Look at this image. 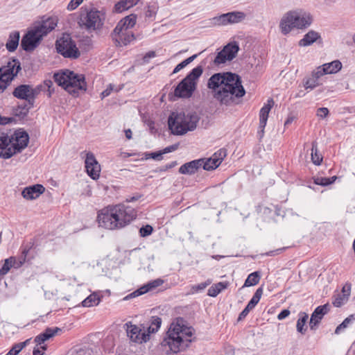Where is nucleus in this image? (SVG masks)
<instances>
[{
  "mask_svg": "<svg viewBox=\"0 0 355 355\" xmlns=\"http://www.w3.org/2000/svg\"><path fill=\"white\" fill-rule=\"evenodd\" d=\"M83 1V0H71L67 6V10L70 11L75 10Z\"/></svg>",
  "mask_w": 355,
  "mask_h": 355,
  "instance_id": "nucleus-51",
  "label": "nucleus"
},
{
  "mask_svg": "<svg viewBox=\"0 0 355 355\" xmlns=\"http://www.w3.org/2000/svg\"><path fill=\"white\" fill-rule=\"evenodd\" d=\"M246 15L243 12L233 11L216 16L211 19L215 26H227L228 24H238L245 19Z\"/></svg>",
  "mask_w": 355,
  "mask_h": 355,
  "instance_id": "nucleus-13",
  "label": "nucleus"
},
{
  "mask_svg": "<svg viewBox=\"0 0 355 355\" xmlns=\"http://www.w3.org/2000/svg\"><path fill=\"white\" fill-rule=\"evenodd\" d=\"M329 110L327 107H320L317 110L316 115L320 119H324L329 115Z\"/></svg>",
  "mask_w": 355,
  "mask_h": 355,
  "instance_id": "nucleus-50",
  "label": "nucleus"
},
{
  "mask_svg": "<svg viewBox=\"0 0 355 355\" xmlns=\"http://www.w3.org/2000/svg\"><path fill=\"white\" fill-rule=\"evenodd\" d=\"M329 311L330 305L329 304H325L324 305L318 306L316 307L311 316L309 321L310 329L313 331L316 330L324 315H326Z\"/></svg>",
  "mask_w": 355,
  "mask_h": 355,
  "instance_id": "nucleus-21",
  "label": "nucleus"
},
{
  "mask_svg": "<svg viewBox=\"0 0 355 355\" xmlns=\"http://www.w3.org/2000/svg\"><path fill=\"white\" fill-rule=\"evenodd\" d=\"M193 328L185 325L182 318H177L171 323L166 337L161 343L167 354L178 353L186 349L192 342Z\"/></svg>",
  "mask_w": 355,
  "mask_h": 355,
  "instance_id": "nucleus-3",
  "label": "nucleus"
},
{
  "mask_svg": "<svg viewBox=\"0 0 355 355\" xmlns=\"http://www.w3.org/2000/svg\"><path fill=\"white\" fill-rule=\"evenodd\" d=\"M20 352L19 347L15 345L6 355H17Z\"/></svg>",
  "mask_w": 355,
  "mask_h": 355,
  "instance_id": "nucleus-60",
  "label": "nucleus"
},
{
  "mask_svg": "<svg viewBox=\"0 0 355 355\" xmlns=\"http://www.w3.org/2000/svg\"><path fill=\"white\" fill-rule=\"evenodd\" d=\"M322 65L325 69V71H327V74L336 73L337 72L341 70L343 67L341 62L338 60H336L331 62L325 63Z\"/></svg>",
  "mask_w": 355,
  "mask_h": 355,
  "instance_id": "nucleus-30",
  "label": "nucleus"
},
{
  "mask_svg": "<svg viewBox=\"0 0 355 355\" xmlns=\"http://www.w3.org/2000/svg\"><path fill=\"white\" fill-rule=\"evenodd\" d=\"M226 156V151L224 149H220L213 154L208 159H203L202 168L206 171H211L216 169L221 164L222 161Z\"/></svg>",
  "mask_w": 355,
  "mask_h": 355,
  "instance_id": "nucleus-20",
  "label": "nucleus"
},
{
  "mask_svg": "<svg viewBox=\"0 0 355 355\" xmlns=\"http://www.w3.org/2000/svg\"><path fill=\"white\" fill-rule=\"evenodd\" d=\"M105 21L104 12L95 8L81 7L77 23L79 27L89 33L100 34L103 28Z\"/></svg>",
  "mask_w": 355,
  "mask_h": 355,
  "instance_id": "nucleus-4",
  "label": "nucleus"
},
{
  "mask_svg": "<svg viewBox=\"0 0 355 355\" xmlns=\"http://www.w3.org/2000/svg\"><path fill=\"white\" fill-rule=\"evenodd\" d=\"M125 137L128 139H130L132 138V131L130 129H127L125 130Z\"/></svg>",
  "mask_w": 355,
  "mask_h": 355,
  "instance_id": "nucleus-63",
  "label": "nucleus"
},
{
  "mask_svg": "<svg viewBox=\"0 0 355 355\" xmlns=\"http://www.w3.org/2000/svg\"><path fill=\"white\" fill-rule=\"evenodd\" d=\"M261 278L260 272L255 271L250 273L245 281L244 286L248 287L257 284Z\"/></svg>",
  "mask_w": 355,
  "mask_h": 355,
  "instance_id": "nucleus-35",
  "label": "nucleus"
},
{
  "mask_svg": "<svg viewBox=\"0 0 355 355\" xmlns=\"http://www.w3.org/2000/svg\"><path fill=\"white\" fill-rule=\"evenodd\" d=\"M203 68L199 65L193 68L191 72L177 85L174 95L178 98H189L196 89V80L202 74Z\"/></svg>",
  "mask_w": 355,
  "mask_h": 355,
  "instance_id": "nucleus-10",
  "label": "nucleus"
},
{
  "mask_svg": "<svg viewBox=\"0 0 355 355\" xmlns=\"http://www.w3.org/2000/svg\"><path fill=\"white\" fill-rule=\"evenodd\" d=\"M19 38L20 35L19 31H15L10 33L9 38L6 44V47L9 52H13L17 49L19 45Z\"/></svg>",
  "mask_w": 355,
  "mask_h": 355,
  "instance_id": "nucleus-28",
  "label": "nucleus"
},
{
  "mask_svg": "<svg viewBox=\"0 0 355 355\" xmlns=\"http://www.w3.org/2000/svg\"><path fill=\"white\" fill-rule=\"evenodd\" d=\"M10 141L8 132L0 130V158L6 159L14 155L10 150Z\"/></svg>",
  "mask_w": 355,
  "mask_h": 355,
  "instance_id": "nucleus-23",
  "label": "nucleus"
},
{
  "mask_svg": "<svg viewBox=\"0 0 355 355\" xmlns=\"http://www.w3.org/2000/svg\"><path fill=\"white\" fill-rule=\"evenodd\" d=\"M158 6L156 3L149 4L146 7L145 15L148 18L154 17L157 12Z\"/></svg>",
  "mask_w": 355,
  "mask_h": 355,
  "instance_id": "nucleus-42",
  "label": "nucleus"
},
{
  "mask_svg": "<svg viewBox=\"0 0 355 355\" xmlns=\"http://www.w3.org/2000/svg\"><path fill=\"white\" fill-rule=\"evenodd\" d=\"M60 331H61V329L58 327L47 328L45 329L44 332H42V334L46 335L47 338L49 339L53 337Z\"/></svg>",
  "mask_w": 355,
  "mask_h": 355,
  "instance_id": "nucleus-49",
  "label": "nucleus"
},
{
  "mask_svg": "<svg viewBox=\"0 0 355 355\" xmlns=\"http://www.w3.org/2000/svg\"><path fill=\"white\" fill-rule=\"evenodd\" d=\"M198 54H194L192 56H190L189 58L183 60L180 64H178L173 69V73H176L179 72L180 70H182L183 68H184L187 65H188L189 63L193 62L198 57Z\"/></svg>",
  "mask_w": 355,
  "mask_h": 355,
  "instance_id": "nucleus-40",
  "label": "nucleus"
},
{
  "mask_svg": "<svg viewBox=\"0 0 355 355\" xmlns=\"http://www.w3.org/2000/svg\"><path fill=\"white\" fill-rule=\"evenodd\" d=\"M290 315V311L288 309L282 310L277 315V318L279 320H284Z\"/></svg>",
  "mask_w": 355,
  "mask_h": 355,
  "instance_id": "nucleus-55",
  "label": "nucleus"
},
{
  "mask_svg": "<svg viewBox=\"0 0 355 355\" xmlns=\"http://www.w3.org/2000/svg\"><path fill=\"white\" fill-rule=\"evenodd\" d=\"M311 160L315 165L319 166L322 162V156L318 149V144L316 141L312 143L311 148Z\"/></svg>",
  "mask_w": 355,
  "mask_h": 355,
  "instance_id": "nucleus-33",
  "label": "nucleus"
},
{
  "mask_svg": "<svg viewBox=\"0 0 355 355\" xmlns=\"http://www.w3.org/2000/svg\"><path fill=\"white\" fill-rule=\"evenodd\" d=\"M85 164L88 175L93 180L98 179L100 175L101 166L92 153L89 152L86 154Z\"/></svg>",
  "mask_w": 355,
  "mask_h": 355,
  "instance_id": "nucleus-18",
  "label": "nucleus"
},
{
  "mask_svg": "<svg viewBox=\"0 0 355 355\" xmlns=\"http://www.w3.org/2000/svg\"><path fill=\"white\" fill-rule=\"evenodd\" d=\"M163 154L162 151L147 153L145 154V157L146 159L151 158L155 160H161L162 159Z\"/></svg>",
  "mask_w": 355,
  "mask_h": 355,
  "instance_id": "nucleus-48",
  "label": "nucleus"
},
{
  "mask_svg": "<svg viewBox=\"0 0 355 355\" xmlns=\"http://www.w3.org/2000/svg\"><path fill=\"white\" fill-rule=\"evenodd\" d=\"M202 163L203 159H195L187 162L180 167L179 173L187 175L194 174L200 167H202Z\"/></svg>",
  "mask_w": 355,
  "mask_h": 355,
  "instance_id": "nucleus-27",
  "label": "nucleus"
},
{
  "mask_svg": "<svg viewBox=\"0 0 355 355\" xmlns=\"http://www.w3.org/2000/svg\"><path fill=\"white\" fill-rule=\"evenodd\" d=\"M164 284V280L158 278L150 282H148L147 284H144L139 288L126 295L123 300H128L133 297H136L144 295L149 291H152L157 288V287L162 286Z\"/></svg>",
  "mask_w": 355,
  "mask_h": 355,
  "instance_id": "nucleus-19",
  "label": "nucleus"
},
{
  "mask_svg": "<svg viewBox=\"0 0 355 355\" xmlns=\"http://www.w3.org/2000/svg\"><path fill=\"white\" fill-rule=\"evenodd\" d=\"M136 209L129 205H109L98 212L97 221L100 227L110 230H121L136 219Z\"/></svg>",
  "mask_w": 355,
  "mask_h": 355,
  "instance_id": "nucleus-2",
  "label": "nucleus"
},
{
  "mask_svg": "<svg viewBox=\"0 0 355 355\" xmlns=\"http://www.w3.org/2000/svg\"><path fill=\"white\" fill-rule=\"evenodd\" d=\"M348 301L347 294L338 293L333 297L332 304L336 307H340Z\"/></svg>",
  "mask_w": 355,
  "mask_h": 355,
  "instance_id": "nucleus-38",
  "label": "nucleus"
},
{
  "mask_svg": "<svg viewBox=\"0 0 355 355\" xmlns=\"http://www.w3.org/2000/svg\"><path fill=\"white\" fill-rule=\"evenodd\" d=\"M153 231V228L150 225H146L145 226H142L139 229L140 236L142 237H146L152 234Z\"/></svg>",
  "mask_w": 355,
  "mask_h": 355,
  "instance_id": "nucleus-47",
  "label": "nucleus"
},
{
  "mask_svg": "<svg viewBox=\"0 0 355 355\" xmlns=\"http://www.w3.org/2000/svg\"><path fill=\"white\" fill-rule=\"evenodd\" d=\"M162 324V319L159 317L155 316L152 317L150 320V324L148 327V333L149 335L150 334H153L157 332L159 329L161 327Z\"/></svg>",
  "mask_w": 355,
  "mask_h": 355,
  "instance_id": "nucleus-36",
  "label": "nucleus"
},
{
  "mask_svg": "<svg viewBox=\"0 0 355 355\" xmlns=\"http://www.w3.org/2000/svg\"><path fill=\"white\" fill-rule=\"evenodd\" d=\"M127 335L130 339L137 343H146L149 340L150 335L146 331H142L141 329L131 322L126 323Z\"/></svg>",
  "mask_w": 355,
  "mask_h": 355,
  "instance_id": "nucleus-17",
  "label": "nucleus"
},
{
  "mask_svg": "<svg viewBox=\"0 0 355 355\" xmlns=\"http://www.w3.org/2000/svg\"><path fill=\"white\" fill-rule=\"evenodd\" d=\"M351 286L350 285H345L343 287L342 292L340 294H347V298L350 295Z\"/></svg>",
  "mask_w": 355,
  "mask_h": 355,
  "instance_id": "nucleus-61",
  "label": "nucleus"
},
{
  "mask_svg": "<svg viewBox=\"0 0 355 355\" xmlns=\"http://www.w3.org/2000/svg\"><path fill=\"white\" fill-rule=\"evenodd\" d=\"M130 8H132V6L129 5V3H128L126 0H121L115 4L114 8L116 12H121Z\"/></svg>",
  "mask_w": 355,
  "mask_h": 355,
  "instance_id": "nucleus-43",
  "label": "nucleus"
},
{
  "mask_svg": "<svg viewBox=\"0 0 355 355\" xmlns=\"http://www.w3.org/2000/svg\"><path fill=\"white\" fill-rule=\"evenodd\" d=\"M55 82L70 94H76L78 90L86 91L87 84L85 76L76 73L69 69L60 71L53 75Z\"/></svg>",
  "mask_w": 355,
  "mask_h": 355,
  "instance_id": "nucleus-6",
  "label": "nucleus"
},
{
  "mask_svg": "<svg viewBox=\"0 0 355 355\" xmlns=\"http://www.w3.org/2000/svg\"><path fill=\"white\" fill-rule=\"evenodd\" d=\"M263 289L262 287H259L257 289L252 299L250 300L245 309L240 313L237 321L243 320L249 313V312L253 309L255 306L259 303L261 295H263Z\"/></svg>",
  "mask_w": 355,
  "mask_h": 355,
  "instance_id": "nucleus-24",
  "label": "nucleus"
},
{
  "mask_svg": "<svg viewBox=\"0 0 355 355\" xmlns=\"http://www.w3.org/2000/svg\"><path fill=\"white\" fill-rule=\"evenodd\" d=\"M136 20L135 15H130L117 23L111 33L112 39L114 41L116 46H126L135 40L131 28L135 25Z\"/></svg>",
  "mask_w": 355,
  "mask_h": 355,
  "instance_id": "nucleus-8",
  "label": "nucleus"
},
{
  "mask_svg": "<svg viewBox=\"0 0 355 355\" xmlns=\"http://www.w3.org/2000/svg\"><path fill=\"white\" fill-rule=\"evenodd\" d=\"M228 286L227 282H218L212 285L208 289L207 295L211 297H216L223 290Z\"/></svg>",
  "mask_w": 355,
  "mask_h": 355,
  "instance_id": "nucleus-32",
  "label": "nucleus"
},
{
  "mask_svg": "<svg viewBox=\"0 0 355 355\" xmlns=\"http://www.w3.org/2000/svg\"><path fill=\"white\" fill-rule=\"evenodd\" d=\"M312 21V16L309 12L302 10L289 11L282 18L279 28L284 35H287L295 28L302 29L309 27Z\"/></svg>",
  "mask_w": 355,
  "mask_h": 355,
  "instance_id": "nucleus-7",
  "label": "nucleus"
},
{
  "mask_svg": "<svg viewBox=\"0 0 355 355\" xmlns=\"http://www.w3.org/2000/svg\"><path fill=\"white\" fill-rule=\"evenodd\" d=\"M53 83L51 80H47L44 82V86L48 87L49 91V96H51V93L53 92V89L51 90V87L53 86Z\"/></svg>",
  "mask_w": 355,
  "mask_h": 355,
  "instance_id": "nucleus-59",
  "label": "nucleus"
},
{
  "mask_svg": "<svg viewBox=\"0 0 355 355\" xmlns=\"http://www.w3.org/2000/svg\"><path fill=\"white\" fill-rule=\"evenodd\" d=\"M239 51V46L237 42H230L225 45L223 49L216 55L214 63L216 65H220L225 63L227 61H231L236 58Z\"/></svg>",
  "mask_w": 355,
  "mask_h": 355,
  "instance_id": "nucleus-14",
  "label": "nucleus"
},
{
  "mask_svg": "<svg viewBox=\"0 0 355 355\" xmlns=\"http://www.w3.org/2000/svg\"><path fill=\"white\" fill-rule=\"evenodd\" d=\"M12 121H14L12 117H5L0 116V125L8 124Z\"/></svg>",
  "mask_w": 355,
  "mask_h": 355,
  "instance_id": "nucleus-58",
  "label": "nucleus"
},
{
  "mask_svg": "<svg viewBox=\"0 0 355 355\" xmlns=\"http://www.w3.org/2000/svg\"><path fill=\"white\" fill-rule=\"evenodd\" d=\"M326 74H327V71H325V69H324L322 65L318 67L311 73V76H313L315 78H316L318 81H319V79L322 76H323L324 75H326Z\"/></svg>",
  "mask_w": 355,
  "mask_h": 355,
  "instance_id": "nucleus-46",
  "label": "nucleus"
},
{
  "mask_svg": "<svg viewBox=\"0 0 355 355\" xmlns=\"http://www.w3.org/2000/svg\"><path fill=\"white\" fill-rule=\"evenodd\" d=\"M101 299L99 296L95 293H92L82 302V305L85 307H91L94 305H98Z\"/></svg>",
  "mask_w": 355,
  "mask_h": 355,
  "instance_id": "nucleus-34",
  "label": "nucleus"
},
{
  "mask_svg": "<svg viewBox=\"0 0 355 355\" xmlns=\"http://www.w3.org/2000/svg\"><path fill=\"white\" fill-rule=\"evenodd\" d=\"M29 341H30V339H28V340H25L24 342L17 343L15 345H17V347H19V349L20 351H21L23 349V348H24L28 345Z\"/></svg>",
  "mask_w": 355,
  "mask_h": 355,
  "instance_id": "nucleus-62",
  "label": "nucleus"
},
{
  "mask_svg": "<svg viewBox=\"0 0 355 355\" xmlns=\"http://www.w3.org/2000/svg\"><path fill=\"white\" fill-rule=\"evenodd\" d=\"M207 87L210 89L213 98L220 105H237L245 94L241 78L232 72L213 74L208 80Z\"/></svg>",
  "mask_w": 355,
  "mask_h": 355,
  "instance_id": "nucleus-1",
  "label": "nucleus"
},
{
  "mask_svg": "<svg viewBox=\"0 0 355 355\" xmlns=\"http://www.w3.org/2000/svg\"><path fill=\"white\" fill-rule=\"evenodd\" d=\"M42 40V35L34 28L23 36L21 46L26 51H31L38 46Z\"/></svg>",
  "mask_w": 355,
  "mask_h": 355,
  "instance_id": "nucleus-16",
  "label": "nucleus"
},
{
  "mask_svg": "<svg viewBox=\"0 0 355 355\" xmlns=\"http://www.w3.org/2000/svg\"><path fill=\"white\" fill-rule=\"evenodd\" d=\"M15 263V259L13 257H10L5 260V262L2 267L0 269V275L3 276L6 275L10 269L12 267L13 264Z\"/></svg>",
  "mask_w": 355,
  "mask_h": 355,
  "instance_id": "nucleus-39",
  "label": "nucleus"
},
{
  "mask_svg": "<svg viewBox=\"0 0 355 355\" xmlns=\"http://www.w3.org/2000/svg\"><path fill=\"white\" fill-rule=\"evenodd\" d=\"M318 38L320 34L314 31H310L304 35V37L299 41L300 46H307L313 44Z\"/></svg>",
  "mask_w": 355,
  "mask_h": 355,
  "instance_id": "nucleus-29",
  "label": "nucleus"
},
{
  "mask_svg": "<svg viewBox=\"0 0 355 355\" xmlns=\"http://www.w3.org/2000/svg\"><path fill=\"white\" fill-rule=\"evenodd\" d=\"M178 144H173V145L167 146L162 150V153L165 154V153L173 152V151L175 150L176 149H178Z\"/></svg>",
  "mask_w": 355,
  "mask_h": 355,
  "instance_id": "nucleus-57",
  "label": "nucleus"
},
{
  "mask_svg": "<svg viewBox=\"0 0 355 355\" xmlns=\"http://www.w3.org/2000/svg\"><path fill=\"white\" fill-rule=\"evenodd\" d=\"M10 150L14 155L21 152L28 144L29 137L27 132L21 130H16L13 135H10Z\"/></svg>",
  "mask_w": 355,
  "mask_h": 355,
  "instance_id": "nucleus-15",
  "label": "nucleus"
},
{
  "mask_svg": "<svg viewBox=\"0 0 355 355\" xmlns=\"http://www.w3.org/2000/svg\"><path fill=\"white\" fill-rule=\"evenodd\" d=\"M46 349V346H41L40 348H35L33 352V355H43L44 352Z\"/></svg>",
  "mask_w": 355,
  "mask_h": 355,
  "instance_id": "nucleus-56",
  "label": "nucleus"
},
{
  "mask_svg": "<svg viewBox=\"0 0 355 355\" xmlns=\"http://www.w3.org/2000/svg\"><path fill=\"white\" fill-rule=\"evenodd\" d=\"M303 85L306 89L312 90L319 86L320 83L316 78L311 76L310 77H306L304 78Z\"/></svg>",
  "mask_w": 355,
  "mask_h": 355,
  "instance_id": "nucleus-37",
  "label": "nucleus"
},
{
  "mask_svg": "<svg viewBox=\"0 0 355 355\" xmlns=\"http://www.w3.org/2000/svg\"><path fill=\"white\" fill-rule=\"evenodd\" d=\"M42 85L34 87L30 85H20L15 88L12 95L18 99L25 101V103L20 107L22 110L20 112L21 114L26 116L29 110L34 107L35 98L42 91Z\"/></svg>",
  "mask_w": 355,
  "mask_h": 355,
  "instance_id": "nucleus-9",
  "label": "nucleus"
},
{
  "mask_svg": "<svg viewBox=\"0 0 355 355\" xmlns=\"http://www.w3.org/2000/svg\"><path fill=\"white\" fill-rule=\"evenodd\" d=\"M114 89V85L110 84L108 85V87L104 91L102 92V93L101 94V98H103L108 96Z\"/></svg>",
  "mask_w": 355,
  "mask_h": 355,
  "instance_id": "nucleus-54",
  "label": "nucleus"
},
{
  "mask_svg": "<svg viewBox=\"0 0 355 355\" xmlns=\"http://www.w3.org/2000/svg\"><path fill=\"white\" fill-rule=\"evenodd\" d=\"M309 318V315L305 312H300L299 318L297 321V331L302 334H305L307 327L306 324Z\"/></svg>",
  "mask_w": 355,
  "mask_h": 355,
  "instance_id": "nucleus-31",
  "label": "nucleus"
},
{
  "mask_svg": "<svg viewBox=\"0 0 355 355\" xmlns=\"http://www.w3.org/2000/svg\"><path fill=\"white\" fill-rule=\"evenodd\" d=\"M47 340H49L47 336L42 333H41L35 338V342L40 345L44 343Z\"/></svg>",
  "mask_w": 355,
  "mask_h": 355,
  "instance_id": "nucleus-53",
  "label": "nucleus"
},
{
  "mask_svg": "<svg viewBox=\"0 0 355 355\" xmlns=\"http://www.w3.org/2000/svg\"><path fill=\"white\" fill-rule=\"evenodd\" d=\"M198 121L199 117L195 112H172L168 119V125L173 135H182L194 130Z\"/></svg>",
  "mask_w": 355,
  "mask_h": 355,
  "instance_id": "nucleus-5",
  "label": "nucleus"
},
{
  "mask_svg": "<svg viewBox=\"0 0 355 355\" xmlns=\"http://www.w3.org/2000/svg\"><path fill=\"white\" fill-rule=\"evenodd\" d=\"M211 284L210 280H207V282H202L200 284L193 285L191 288V293L192 294L193 293H198L202 291H204L207 286H209Z\"/></svg>",
  "mask_w": 355,
  "mask_h": 355,
  "instance_id": "nucleus-44",
  "label": "nucleus"
},
{
  "mask_svg": "<svg viewBox=\"0 0 355 355\" xmlns=\"http://www.w3.org/2000/svg\"><path fill=\"white\" fill-rule=\"evenodd\" d=\"M286 248H287V247L280 248L276 249L275 250H271V251L267 252L263 255L271 256V257L275 256V255L279 254L282 252H283Z\"/></svg>",
  "mask_w": 355,
  "mask_h": 355,
  "instance_id": "nucleus-52",
  "label": "nucleus"
},
{
  "mask_svg": "<svg viewBox=\"0 0 355 355\" xmlns=\"http://www.w3.org/2000/svg\"><path fill=\"white\" fill-rule=\"evenodd\" d=\"M336 177L334 176L331 178H318L315 180V183L318 185L327 186L334 182Z\"/></svg>",
  "mask_w": 355,
  "mask_h": 355,
  "instance_id": "nucleus-45",
  "label": "nucleus"
},
{
  "mask_svg": "<svg viewBox=\"0 0 355 355\" xmlns=\"http://www.w3.org/2000/svg\"><path fill=\"white\" fill-rule=\"evenodd\" d=\"M355 320V317L354 315H350L347 318H346L343 322L339 324L336 330L335 334H338L341 331L342 329H345L350 322H352Z\"/></svg>",
  "mask_w": 355,
  "mask_h": 355,
  "instance_id": "nucleus-41",
  "label": "nucleus"
},
{
  "mask_svg": "<svg viewBox=\"0 0 355 355\" xmlns=\"http://www.w3.org/2000/svg\"><path fill=\"white\" fill-rule=\"evenodd\" d=\"M56 26L57 19L54 17H48L46 19H43L41 24L38 26H36L35 28L39 33L42 35V37H43L44 35L53 30Z\"/></svg>",
  "mask_w": 355,
  "mask_h": 355,
  "instance_id": "nucleus-26",
  "label": "nucleus"
},
{
  "mask_svg": "<svg viewBox=\"0 0 355 355\" xmlns=\"http://www.w3.org/2000/svg\"><path fill=\"white\" fill-rule=\"evenodd\" d=\"M175 165H176V162H173L169 164L166 165L164 168L163 169V171H166L168 168H171L172 167L175 166Z\"/></svg>",
  "mask_w": 355,
  "mask_h": 355,
  "instance_id": "nucleus-64",
  "label": "nucleus"
},
{
  "mask_svg": "<svg viewBox=\"0 0 355 355\" xmlns=\"http://www.w3.org/2000/svg\"><path fill=\"white\" fill-rule=\"evenodd\" d=\"M273 105V100L272 98H270L267 101V103H266L260 110L259 126L258 130V135L259 136L260 138H262L263 137L264 128L266 125L268 114Z\"/></svg>",
  "mask_w": 355,
  "mask_h": 355,
  "instance_id": "nucleus-22",
  "label": "nucleus"
},
{
  "mask_svg": "<svg viewBox=\"0 0 355 355\" xmlns=\"http://www.w3.org/2000/svg\"><path fill=\"white\" fill-rule=\"evenodd\" d=\"M21 70V64L17 59H12L7 64L0 67V93L8 87Z\"/></svg>",
  "mask_w": 355,
  "mask_h": 355,
  "instance_id": "nucleus-11",
  "label": "nucleus"
},
{
  "mask_svg": "<svg viewBox=\"0 0 355 355\" xmlns=\"http://www.w3.org/2000/svg\"><path fill=\"white\" fill-rule=\"evenodd\" d=\"M55 46L57 51L64 58L76 59L80 55V52L76 46V42L69 34L64 33L57 40Z\"/></svg>",
  "mask_w": 355,
  "mask_h": 355,
  "instance_id": "nucleus-12",
  "label": "nucleus"
},
{
  "mask_svg": "<svg viewBox=\"0 0 355 355\" xmlns=\"http://www.w3.org/2000/svg\"><path fill=\"white\" fill-rule=\"evenodd\" d=\"M44 190L45 188L42 184H37L24 188L21 195L26 200H34L43 193Z\"/></svg>",
  "mask_w": 355,
  "mask_h": 355,
  "instance_id": "nucleus-25",
  "label": "nucleus"
}]
</instances>
